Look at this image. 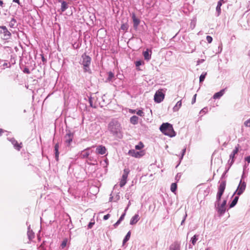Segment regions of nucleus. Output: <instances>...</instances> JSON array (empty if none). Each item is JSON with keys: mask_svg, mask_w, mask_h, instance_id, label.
Masks as SVG:
<instances>
[{"mask_svg": "<svg viewBox=\"0 0 250 250\" xmlns=\"http://www.w3.org/2000/svg\"><path fill=\"white\" fill-rule=\"evenodd\" d=\"M144 62L142 61H137L135 62V65L137 67L139 66L140 65H141L142 64H144Z\"/></svg>", "mask_w": 250, "mask_h": 250, "instance_id": "nucleus-34", "label": "nucleus"}, {"mask_svg": "<svg viewBox=\"0 0 250 250\" xmlns=\"http://www.w3.org/2000/svg\"><path fill=\"white\" fill-rule=\"evenodd\" d=\"M89 149L90 148L88 147L83 151H82L80 154V157L83 159L87 158L90 154V152H89Z\"/></svg>", "mask_w": 250, "mask_h": 250, "instance_id": "nucleus-12", "label": "nucleus"}, {"mask_svg": "<svg viewBox=\"0 0 250 250\" xmlns=\"http://www.w3.org/2000/svg\"><path fill=\"white\" fill-rule=\"evenodd\" d=\"M59 1L61 2V11L64 12L68 8L67 2L64 1H62L61 0H59Z\"/></svg>", "mask_w": 250, "mask_h": 250, "instance_id": "nucleus-19", "label": "nucleus"}, {"mask_svg": "<svg viewBox=\"0 0 250 250\" xmlns=\"http://www.w3.org/2000/svg\"><path fill=\"white\" fill-rule=\"evenodd\" d=\"M27 235H28V238L30 240H31L34 237V232H33V231L32 230H30V228L29 227H28V232H27Z\"/></svg>", "mask_w": 250, "mask_h": 250, "instance_id": "nucleus-30", "label": "nucleus"}, {"mask_svg": "<svg viewBox=\"0 0 250 250\" xmlns=\"http://www.w3.org/2000/svg\"><path fill=\"white\" fill-rule=\"evenodd\" d=\"M208 249V250H209V248H207L206 250Z\"/></svg>", "mask_w": 250, "mask_h": 250, "instance_id": "nucleus-63", "label": "nucleus"}, {"mask_svg": "<svg viewBox=\"0 0 250 250\" xmlns=\"http://www.w3.org/2000/svg\"><path fill=\"white\" fill-rule=\"evenodd\" d=\"M225 89H223L221 90L219 92L215 93L213 98L214 99H220L225 93Z\"/></svg>", "mask_w": 250, "mask_h": 250, "instance_id": "nucleus-17", "label": "nucleus"}, {"mask_svg": "<svg viewBox=\"0 0 250 250\" xmlns=\"http://www.w3.org/2000/svg\"><path fill=\"white\" fill-rule=\"evenodd\" d=\"M59 146L58 144H56L54 148H55V157H56V159L57 160H58L59 154Z\"/></svg>", "mask_w": 250, "mask_h": 250, "instance_id": "nucleus-28", "label": "nucleus"}, {"mask_svg": "<svg viewBox=\"0 0 250 250\" xmlns=\"http://www.w3.org/2000/svg\"><path fill=\"white\" fill-rule=\"evenodd\" d=\"M106 149L105 147L100 145L97 146L96 148V153L99 154L104 155L106 153Z\"/></svg>", "mask_w": 250, "mask_h": 250, "instance_id": "nucleus-11", "label": "nucleus"}, {"mask_svg": "<svg viewBox=\"0 0 250 250\" xmlns=\"http://www.w3.org/2000/svg\"><path fill=\"white\" fill-rule=\"evenodd\" d=\"M208 250V249H207V250Z\"/></svg>", "mask_w": 250, "mask_h": 250, "instance_id": "nucleus-64", "label": "nucleus"}, {"mask_svg": "<svg viewBox=\"0 0 250 250\" xmlns=\"http://www.w3.org/2000/svg\"><path fill=\"white\" fill-rule=\"evenodd\" d=\"M114 78V74L112 72L110 71L108 72V77L106 80V82H112Z\"/></svg>", "mask_w": 250, "mask_h": 250, "instance_id": "nucleus-24", "label": "nucleus"}, {"mask_svg": "<svg viewBox=\"0 0 250 250\" xmlns=\"http://www.w3.org/2000/svg\"><path fill=\"white\" fill-rule=\"evenodd\" d=\"M137 114L140 116H144V113L143 112V111L142 110H139L137 112Z\"/></svg>", "mask_w": 250, "mask_h": 250, "instance_id": "nucleus-36", "label": "nucleus"}, {"mask_svg": "<svg viewBox=\"0 0 250 250\" xmlns=\"http://www.w3.org/2000/svg\"><path fill=\"white\" fill-rule=\"evenodd\" d=\"M121 28L123 30H125V25H123L122 26H121Z\"/></svg>", "mask_w": 250, "mask_h": 250, "instance_id": "nucleus-58", "label": "nucleus"}, {"mask_svg": "<svg viewBox=\"0 0 250 250\" xmlns=\"http://www.w3.org/2000/svg\"><path fill=\"white\" fill-rule=\"evenodd\" d=\"M129 205H130V202H129V203H128V205H127V207H128H128H129Z\"/></svg>", "mask_w": 250, "mask_h": 250, "instance_id": "nucleus-61", "label": "nucleus"}, {"mask_svg": "<svg viewBox=\"0 0 250 250\" xmlns=\"http://www.w3.org/2000/svg\"><path fill=\"white\" fill-rule=\"evenodd\" d=\"M130 121L131 124L133 125H136L138 123V117L135 115L133 116L130 118Z\"/></svg>", "mask_w": 250, "mask_h": 250, "instance_id": "nucleus-27", "label": "nucleus"}, {"mask_svg": "<svg viewBox=\"0 0 250 250\" xmlns=\"http://www.w3.org/2000/svg\"><path fill=\"white\" fill-rule=\"evenodd\" d=\"M0 33L3 34V39L8 40L11 36V33L5 26H0Z\"/></svg>", "mask_w": 250, "mask_h": 250, "instance_id": "nucleus-5", "label": "nucleus"}, {"mask_svg": "<svg viewBox=\"0 0 250 250\" xmlns=\"http://www.w3.org/2000/svg\"><path fill=\"white\" fill-rule=\"evenodd\" d=\"M196 94H195L192 98V102H191V104H193L194 103H195V101H196Z\"/></svg>", "mask_w": 250, "mask_h": 250, "instance_id": "nucleus-47", "label": "nucleus"}, {"mask_svg": "<svg viewBox=\"0 0 250 250\" xmlns=\"http://www.w3.org/2000/svg\"><path fill=\"white\" fill-rule=\"evenodd\" d=\"M160 130L165 135L169 137H174L176 133L174 131L172 125L168 123H163L160 127Z\"/></svg>", "mask_w": 250, "mask_h": 250, "instance_id": "nucleus-2", "label": "nucleus"}, {"mask_svg": "<svg viewBox=\"0 0 250 250\" xmlns=\"http://www.w3.org/2000/svg\"><path fill=\"white\" fill-rule=\"evenodd\" d=\"M13 1L15 2L18 3L19 4H20L19 0H13Z\"/></svg>", "mask_w": 250, "mask_h": 250, "instance_id": "nucleus-53", "label": "nucleus"}, {"mask_svg": "<svg viewBox=\"0 0 250 250\" xmlns=\"http://www.w3.org/2000/svg\"><path fill=\"white\" fill-rule=\"evenodd\" d=\"M177 189V184L175 183H172L170 186V190L172 192H174Z\"/></svg>", "mask_w": 250, "mask_h": 250, "instance_id": "nucleus-32", "label": "nucleus"}, {"mask_svg": "<svg viewBox=\"0 0 250 250\" xmlns=\"http://www.w3.org/2000/svg\"><path fill=\"white\" fill-rule=\"evenodd\" d=\"M164 94L161 91H157L155 94L154 100L155 102L160 103L164 100Z\"/></svg>", "mask_w": 250, "mask_h": 250, "instance_id": "nucleus-7", "label": "nucleus"}, {"mask_svg": "<svg viewBox=\"0 0 250 250\" xmlns=\"http://www.w3.org/2000/svg\"><path fill=\"white\" fill-rule=\"evenodd\" d=\"M127 177L128 176L124 175H122L121 181L120 182V186L121 187H123L125 185V184L126 183Z\"/></svg>", "mask_w": 250, "mask_h": 250, "instance_id": "nucleus-20", "label": "nucleus"}, {"mask_svg": "<svg viewBox=\"0 0 250 250\" xmlns=\"http://www.w3.org/2000/svg\"><path fill=\"white\" fill-rule=\"evenodd\" d=\"M239 148L238 147H235V149L233 150L232 153L229 155L230 159H231L230 164L231 165L234 162V156L238 152Z\"/></svg>", "mask_w": 250, "mask_h": 250, "instance_id": "nucleus-14", "label": "nucleus"}, {"mask_svg": "<svg viewBox=\"0 0 250 250\" xmlns=\"http://www.w3.org/2000/svg\"><path fill=\"white\" fill-rule=\"evenodd\" d=\"M108 128L113 135L120 137L121 126L118 121L114 120L110 122L108 124Z\"/></svg>", "mask_w": 250, "mask_h": 250, "instance_id": "nucleus-1", "label": "nucleus"}, {"mask_svg": "<svg viewBox=\"0 0 250 250\" xmlns=\"http://www.w3.org/2000/svg\"><path fill=\"white\" fill-rule=\"evenodd\" d=\"M226 181H222L218 187V190L224 192L226 188Z\"/></svg>", "mask_w": 250, "mask_h": 250, "instance_id": "nucleus-21", "label": "nucleus"}, {"mask_svg": "<svg viewBox=\"0 0 250 250\" xmlns=\"http://www.w3.org/2000/svg\"><path fill=\"white\" fill-rule=\"evenodd\" d=\"M207 74V72H203L202 74L200 75L199 79L200 83H202L204 81Z\"/></svg>", "mask_w": 250, "mask_h": 250, "instance_id": "nucleus-31", "label": "nucleus"}, {"mask_svg": "<svg viewBox=\"0 0 250 250\" xmlns=\"http://www.w3.org/2000/svg\"><path fill=\"white\" fill-rule=\"evenodd\" d=\"M246 187V184L245 182H243L242 180H241L240 183L237 187V189L233 193L234 194H236L237 195H241L243 192L245 191Z\"/></svg>", "mask_w": 250, "mask_h": 250, "instance_id": "nucleus-4", "label": "nucleus"}, {"mask_svg": "<svg viewBox=\"0 0 250 250\" xmlns=\"http://www.w3.org/2000/svg\"><path fill=\"white\" fill-rule=\"evenodd\" d=\"M23 72L25 73H27V74H29L30 73L29 70L28 68H25L24 70H23Z\"/></svg>", "mask_w": 250, "mask_h": 250, "instance_id": "nucleus-48", "label": "nucleus"}, {"mask_svg": "<svg viewBox=\"0 0 250 250\" xmlns=\"http://www.w3.org/2000/svg\"><path fill=\"white\" fill-rule=\"evenodd\" d=\"M224 2V0H220L217 3V5L216 8V11L217 12V16H218L221 13V7L222 3Z\"/></svg>", "mask_w": 250, "mask_h": 250, "instance_id": "nucleus-18", "label": "nucleus"}, {"mask_svg": "<svg viewBox=\"0 0 250 250\" xmlns=\"http://www.w3.org/2000/svg\"><path fill=\"white\" fill-rule=\"evenodd\" d=\"M129 169L128 168H125L124 170V173L123 175H125V176H128V175L129 173Z\"/></svg>", "mask_w": 250, "mask_h": 250, "instance_id": "nucleus-35", "label": "nucleus"}, {"mask_svg": "<svg viewBox=\"0 0 250 250\" xmlns=\"http://www.w3.org/2000/svg\"><path fill=\"white\" fill-rule=\"evenodd\" d=\"M206 39H207V42L208 43H211L212 41V38L210 36H207V37H206Z\"/></svg>", "mask_w": 250, "mask_h": 250, "instance_id": "nucleus-38", "label": "nucleus"}, {"mask_svg": "<svg viewBox=\"0 0 250 250\" xmlns=\"http://www.w3.org/2000/svg\"><path fill=\"white\" fill-rule=\"evenodd\" d=\"M238 199H239V195L236 196L234 198L233 200H232V201L231 202V203H230V204L229 205L230 208H233L236 205V204H237V203L238 202Z\"/></svg>", "mask_w": 250, "mask_h": 250, "instance_id": "nucleus-26", "label": "nucleus"}, {"mask_svg": "<svg viewBox=\"0 0 250 250\" xmlns=\"http://www.w3.org/2000/svg\"><path fill=\"white\" fill-rule=\"evenodd\" d=\"M187 216V214L186 213V214H185V216L184 217V218H183V220L181 222V225H183L184 224V222H185V221L186 220V218Z\"/></svg>", "mask_w": 250, "mask_h": 250, "instance_id": "nucleus-46", "label": "nucleus"}, {"mask_svg": "<svg viewBox=\"0 0 250 250\" xmlns=\"http://www.w3.org/2000/svg\"><path fill=\"white\" fill-rule=\"evenodd\" d=\"M179 178H180V176H179L178 174H177V175L176 176V177H175V179H176V180H178Z\"/></svg>", "mask_w": 250, "mask_h": 250, "instance_id": "nucleus-54", "label": "nucleus"}, {"mask_svg": "<svg viewBox=\"0 0 250 250\" xmlns=\"http://www.w3.org/2000/svg\"><path fill=\"white\" fill-rule=\"evenodd\" d=\"M169 250H180V245L177 242H175L170 246Z\"/></svg>", "mask_w": 250, "mask_h": 250, "instance_id": "nucleus-13", "label": "nucleus"}, {"mask_svg": "<svg viewBox=\"0 0 250 250\" xmlns=\"http://www.w3.org/2000/svg\"><path fill=\"white\" fill-rule=\"evenodd\" d=\"M197 237H198V235H194L193 236V237H192L191 239V241L192 244L193 245H194L196 244V241L198 240Z\"/></svg>", "mask_w": 250, "mask_h": 250, "instance_id": "nucleus-33", "label": "nucleus"}, {"mask_svg": "<svg viewBox=\"0 0 250 250\" xmlns=\"http://www.w3.org/2000/svg\"><path fill=\"white\" fill-rule=\"evenodd\" d=\"M3 5V1L1 0H0V6H2Z\"/></svg>", "mask_w": 250, "mask_h": 250, "instance_id": "nucleus-56", "label": "nucleus"}, {"mask_svg": "<svg viewBox=\"0 0 250 250\" xmlns=\"http://www.w3.org/2000/svg\"><path fill=\"white\" fill-rule=\"evenodd\" d=\"M223 193H224V191H220V190H218V192L217 193V195H219V196H222V195H223Z\"/></svg>", "mask_w": 250, "mask_h": 250, "instance_id": "nucleus-49", "label": "nucleus"}, {"mask_svg": "<svg viewBox=\"0 0 250 250\" xmlns=\"http://www.w3.org/2000/svg\"><path fill=\"white\" fill-rule=\"evenodd\" d=\"M182 105V101L180 100L178 101L176 105L173 107V110L174 112L177 111L181 107Z\"/></svg>", "mask_w": 250, "mask_h": 250, "instance_id": "nucleus-25", "label": "nucleus"}, {"mask_svg": "<svg viewBox=\"0 0 250 250\" xmlns=\"http://www.w3.org/2000/svg\"><path fill=\"white\" fill-rule=\"evenodd\" d=\"M244 125L246 126L250 127V119L244 122Z\"/></svg>", "mask_w": 250, "mask_h": 250, "instance_id": "nucleus-37", "label": "nucleus"}, {"mask_svg": "<svg viewBox=\"0 0 250 250\" xmlns=\"http://www.w3.org/2000/svg\"><path fill=\"white\" fill-rule=\"evenodd\" d=\"M112 199V197H110L109 200L111 201Z\"/></svg>", "mask_w": 250, "mask_h": 250, "instance_id": "nucleus-62", "label": "nucleus"}, {"mask_svg": "<svg viewBox=\"0 0 250 250\" xmlns=\"http://www.w3.org/2000/svg\"><path fill=\"white\" fill-rule=\"evenodd\" d=\"M7 63H6L5 62L3 64V66H7Z\"/></svg>", "mask_w": 250, "mask_h": 250, "instance_id": "nucleus-59", "label": "nucleus"}, {"mask_svg": "<svg viewBox=\"0 0 250 250\" xmlns=\"http://www.w3.org/2000/svg\"><path fill=\"white\" fill-rule=\"evenodd\" d=\"M132 18L133 22V27L136 29L140 23V20L136 17L135 14H133Z\"/></svg>", "mask_w": 250, "mask_h": 250, "instance_id": "nucleus-16", "label": "nucleus"}, {"mask_svg": "<svg viewBox=\"0 0 250 250\" xmlns=\"http://www.w3.org/2000/svg\"><path fill=\"white\" fill-rule=\"evenodd\" d=\"M228 171V170H226L224 173L222 175V177H221V178H223L224 177V176H225V175L226 174V173Z\"/></svg>", "mask_w": 250, "mask_h": 250, "instance_id": "nucleus-55", "label": "nucleus"}, {"mask_svg": "<svg viewBox=\"0 0 250 250\" xmlns=\"http://www.w3.org/2000/svg\"><path fill=\"white\" fill-rule=\"evenodd\" d=\"M95 224V222H90L88 225V229H90L91 228H92V227H93V225Z\"/></svg>", "mask_w": 250, "mask_h": 250, "instance_id": "nucleus-41", "label": "nucleus"}, {"mask_svg": "<svg viewBox=\"0 0 250 250\" xmlns=\"http://www.w3.org/2000/svg\"><path fill=\"white\" fill-rule=\"evenodd\" d=\"M110 215L109 214H107L104 215L103 217L104 220H107L110 217Z\"/></svg>", "mask_w": 250, "mask_h": 250, "instance_id": "nucleus-44", "label": "nucleus"}, {"mask_svg": "<svg viewBox=\"0 0 250 250\" xmlns=\"http://www.w3.org/2000/svg\"><path fill=\"white\" fill-rule=\"evenodd\" d=\"M128 154L130 156L136 158H140L144 155V153L143 151H136L134 149L130 150L128 151Z\"/></svg>", "mask_w": 250, "mask_h": 250, "instance_id": "nucleus-9", "label": "nucleus"}, {"mask_svg": "<svg viewBox=\"0 0 250 250\" xmlns=\"http://www.w3.org/2000/svg\"><path fill=\"white\" fill-rule=\"evenodd\" d=\"M66 242H67V241H66V240H64V241H63V242H62V245H61L62 247V248H64V247L66 246Z\"/></svg>", "mask_w": 250, "mask_h": 250, "instance_id": "nucleus-43", "label": "nucleus"}, {"mask_svg": "<svg viewBox=\"0 0 250 250\" xmlns=\"http://www.w3.org/2000/svg\"><path fill=\"white\" fill-rule=\"evenodd\" d=\"M128 207H127L126 208H125V212H124L126 213V210L128 209Z\"/></svg>", "mask_w": 250, "mask_h": 250, "instance_id": "nucleus-60", "label": "nucleus"}, {"mask_svg": "<svg viewBox=\"0 0 250 250\" xmlns=\"http://www.w3.org/2000/svg\"><path fill=\"white\" fill-rule=\"evenodd\" d=\"M143 55L146 61H149L151 59V54H149L148 49L143 52Z\"/></svg>", "mask_w": 250, "mask_h": 250, "instance_id": "nucleus-23", "label": "nucleus"}, {"mask_svg": "<svg viewBox=\"0 0 250 250\" xmlns=\"http://www.w3.org/2000/svg\"><path fill=\"white\" fill-rule=\"evenodd\" d=\"M205 61L204 59L199 60L197 62V65H199V64L203 63Z\"/></svg>", "mask_w": 250, "mask_h": 250, "instance_id": "nucleus-45", "label": "nucleus"}, {"mask_svg": "<svg viewBox=\"0 0 250 250\" xmlns=\"http://www.w3.org/2000/svg\"><path fill=\"white\" fill-rule=\"evenodd\" d=\"M207 111V108H204L201 110V112L206 113Z\"/></svg>", "mask_w": 250, "mask_h": 250, "instance_id": "nucleus-52", "label": "nucleus"}, {"mask_svg": "<svg viewBox=\"0 0 250 250\" xmlns=\"http://www.w3.org/2000/svg\"><path fill=\"white\" fill-rule=\"evenodd\" d=\"M139 216L138 214H135L131 219L130 221V224L133 225L136 224L137 222L139 220Z\"/></svg>", "mask_w": 250, "mask_h": 250, "instance_id": "nucleus-15", "label": "nucleus"}, {"mask_svg": "<svg viewBox=\"0 0 250 250\" xmlns=\"http://www.w3.org/2000/svg\"><path fill=\"white\" fill-rule=\"evenodd\" d=\"M125 215V213L124 212L121 216L119 219L113 225V226L115 228H116L121 223V221H122L124 220Z\"/></svg>", "mask_w": 250, "mask_h": 250, "instance_id": "nucleus-22", "label": "nucleus"}, {"mask_svg": "<svg viewBox=\"0 0 250 250\" xmlns=\"http://www.w3.org/2000/svg\"><path fill=\"white\" fill-rule=\"evenodd\" d=\"M245 160L248 162V163H250V156L245 158Z\"/></svg>", "mask_w": 250, "mask_h": 250, "instance_id": "nucleus-51", "label": "nucleus"}, {"mask_svg": "<svg viewBox=\"0 0 250 250\" xmlns=\"http://www.w3.org/2000/svg\"><path fill=\"white\" fill-rule=\"evenodd\" d=\"M227 204V200H224L221 204L218 203L217 208L218 212L221 215H223L226 211V206Z\"/></svg>", "mask_w": 250, "mask_h": 250, "instance_id": "nucleus-6", "label": "nucleus"}, {"mask_svg": "<svg viewBox=\"0 0 250 250\" xmlns=\"http://www.w3.org/2000/svg\"><path fill=\"white\" fill-rule=\"evenodd\" d=\"M73 133L68 131L64 136L65 142L67 146H69L73 139Z\"/></svg>", "mask_w": 250, "mask_h": 250, "instance_id": "nucleus-8", "label": "nucleus"}, {"mask_svg": "<svg viewBox=\"0 0 250 250\" xmlns=\"http://www.w3.org/2000/svg\"><path fill=\"white\" fill-rule=\"evenodd\" d=\"M89 103L90 104V105L91 107H93V104H92V98H91V97L89 98Z\"/></svg>", "mask_w": 250, "mask_h": 250, "instance_id": "nucleus-50", "label": "nucleus"}, {"mask_svg": "<svg viewBox=\"0 0 250 250\" xmlns=\"http://www.w3.org/2000/svg\"><path fill=\"white\" fill-rule=\"evenodd\" d=\"M9 141L13 145L15 149L20 150L21 147V143L18 144V142L14 138H11L9 139Z\"/></svg>", "mask_w": 250, "mask_h": 250, "instance_id": "nucleus-10", "label": "nucleus"}, {"mask_svg": "<svg viewBox=\"0 0 250 250\" xmlns=\"http://www.w3.org/2000/svg\"><path fill=\"white\" fill-rule=\"evenodd\" d=\"M143 146V145L142 143H141L140 145H136L135 146V148L138 150L141 149Z\"/></svg>", "mask_w": 250, "mask_h": 250, "instance_id": "nucleus-40", "label": "nucleus"}, {"mask_svg": "<svg viewBox=\"0 0 250 250\" xmlns=\"http://www.w3.org/2000/svg\"><path fill=\"white\" fill-rule=\"evenodd\" d=\"M91 58L86 55L85 54H83L82 56V59L81 60V64L83 65V68L84 69V71L86 72H91L90 69L89 68V65L91 63Z\"/></svg>", "mask_w": 250, "mask_h": 250, "instance_id": "nucleus-3", "label": "nucleus"}, {"mask_svg": "<svg viewBox=\"0 0 250 250\" xmlns=\"http://www.w3.org/2000/svg\"><path fill=\"white\" fill-rule=\"evenodd\" d=\"M186 151V147H185L184 148H183L182 149V155H181V157L180 158L181 159H182L183 158L184 155H185Z\"/></svg>", "mask_w": 250, "mask_h": 250, "instance_id": "nucleus-42", "label": "nucleus"}, {"mask_svg": "<svg viewBox=\"0 0 250 250\" xmlns=\"http://www.w3.org/2000/svg\"><path fill=\"white\" fill-rule=\"evenodd\" d=\"M130 235H131V232L130 231H129L126 235H125V237L124 238V240H123V245L125 244L127 241H128L129 240V239H130Z\"/></svg>", "mask_w": 250, "mask_h": 250, "instance_id": "nucleus-29", "label": "nucleus"}, {"mask_svg": "<svg viewBox=\"0 0 250 250\" xmlns=\"http://www.w3.org/2000/svg\"><path fill=\"white\" fill-rule=\"evenodd\" d=\"M3 130L2 129H0V136L1 135V133L3 132Z\"/></svg>", "mask_w": 250, "mask_h": 250, "instance_id": "nucleus-57", "label": "nucleus"}, {"mask_svg": "<svg viewBox=\"0 0 250 250\" xmlns=\"http://www.w3.org/2000/svg\"><path fill=\"white\" fill-rule=\"evenodd\" d=\"M221 196L216 195V205L218 204V203H219V202L221 200Z\"/></svg>", "mask_w": 250, "mask_h": 250, "instance_id": "nucleus-39", "label": "nucleus"}]
</instances>
